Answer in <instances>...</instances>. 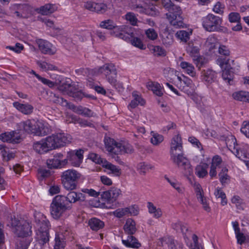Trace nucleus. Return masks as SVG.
<instances>
[{
  "instance_id": "nucleus-1",
  "label": "nucleus",
  "mask_w": 249,
  "mask_h": 249,
  "mask_svg": "<svg viewBox=\"0 0 249 249\" xmlns=\"http://www.w3.org/2000/svg\"><path fill=\"white\" fill-rule=\"evenodd\" d=\"M34 217L35 238L38 242V244L35 245L34 249H42L43 246L49 241L50 222L46 216L39 212L35 211Z\"/></svg>"
},
{
  "instance_id": "nucleus-2",
  "label": "nucleus",
  "mask_w": 249,
  "mask_h": 249,
  "mask_svg": "<svg viewBox=\"0 0 249 249\" xmlns=\"http://www.w3.org/2000/svg\"><path fill=\"white\" fill-rule=\"evenodd\" d=\"M104 142L108 155L121 165H124V163L118 155L131 154L134 152L133 146L129 143H122L110 138H106Z\"/></svg>"
},
{
  "instance_id": "nucleus-3",
  "label": "nucleus",
  "mask_w": 249,
  "mask_h": 249,
  "mask_svg": "<svg viewBox=\"0 0 249 249\" xmlns=\"http://www.w3.org/2000/svg\"><path fill=\"white\" fill-rule=\"evenodd\" d=\"M93 75H97L103 74L107 82L119 91L124 90V84L122 82L118 81L117 71L115 66L112 63H106L101 67L95 68L91 70Z\"/></svg>"
},
{
  "instance_id": "nucleus-4",
  "label": "nucleus",
  "mask_w": 249,
  "mask_h": 249,
  "mask_svg": "<svg viewBox=\"0 0 249 249\" xmlns=\"http://www.w3.org/2000/svg\"><path fill=\"white\" fill-rule=\"evenodd\" d=\"M162 3L169 11L166 14V16L170 24L176 28H183L184 24L181 17L182 11L180 8L173 4L171 0H162Z\"/></svg>"
},
{
  "instance_id": "nucleus-5",
  "label": "nucleus",
  "mask_w": 249,
  "mask_h": 249,
  "mask_svg": "<svg viewBox=\"0 0 249 249\" xmlns=\"http://www.w3.org/2000/svg\"><path fill=\"white\" fill-rule=\"evenodd\" d=\"M64 196L57 195L53 199L50 206V213L54 219H58L68 215V211L71 208V205L65 202Z\"/></svg>"
},
{
  "instance_id": "nucleus-6",
  "label": "nucleus",
  "mask_w": 249,
  "mask_h": 249,
  "mask_svg": "<svg viewBox=\"0 0 249 249\" xmlns=\"http://www.w3.org/2000/svg\"><path fill=\"white\" fill-rule=\"evenodd\" d=\"M50 149L52 150L65 146L71 142V137L64 133L52 134L45 138Z\"/></svg>"
},
{
  "instance_id": "nucleus-7",
  "label": "nucleus",
  "mask_w": 249,
  "mask_h": 249,
  "mask_svg": "<svg viewBox=\"0 0 249 249\" xmlns=\"http://www.w3.org/2000/svg\"><path fill=\"white\" fill-rule=\"evenodd\" d=\"M204 29L209 32L222 30V18L213 14H209L201 19Z\"/></svg>"
},
{
  "instance_id": "nucleus-8",
  "label": "nucleus",
  "mask_w": 249,
  "mask_h": 249,
  "mask_svg": "<svg viewBox=\"0 0 249 249\" xmlns=\"http://www.w3.org/2000/svg\"><path fill=\"white\" fill-rule=\"evenodd\" d=\"M226 144L229 149L238 159L241 160H244L248 158L247 151L249 146L247 144H238L235 138L233 136H231V138L227 140Z\"/></svg>"
},
{
  "instance_id": "nucleus-9",
  "label": "nucleus",
  "mask_w": 249,
  "mask_h": 249,
  "mask_svg": "<svg viewBox=\"0 0 249 249\" xmlns=\"http://www.w3.org/2000/svg\"><path fill=\"white\" fill-rule=\"evenodd\" d=\"M80 174L76 170L69 169L61 175V181L64 187L68 190H73L76 188V182L80 178Z\"/></svg>"
},
{
  "instance_id": "nucleus-10",
  "label": "nucleus",
  "mask_w": 249,
  "mask_h": 249,
  "mask_svg": "<svg viewBox=\"0 0 249 249\" xmlns=\"http://www.w3.org/2000/svg\"><path fill=\"white\" fill-rule=\"evenodd\" d=\"M173 162L181 169L184 171V173L191 175L193 173V168L189 160L182 154L178 153L177 155L171 156Z\"/></svg>"
},
{
  "instance_id": "nucleus-11",
  "label": "nucleus",
  "mask_w": 249,
  "mask_h": 249,
  "mask_svg": "<svg viewBox=\"0 0 249 249\" xmlns=\"http://www.w3.org/2000/svg\"><path fill=\"white\" fill-rule=\"evenodd\" d=\"M84 6L91 12L100 13L105 12L107 9V6L103 2V0H86Z\"/></svg>"
},
{
  "instance_id": "nucleus-12",
  "label": "nucleus",
  "mask_w": 249,
  "mask_h": 249,
  "mask_svg": "<svg viewBox=\"0 0 249 249\" xmlns=\"http://www.w3.org/2000/svg\"><path fill=\"white\" fill-rule=\"evenodd\" d=\"M67 164L69 161L73 166L78 167L80 165L83 159V151L81 149L71 151L67 153Z\"/></svg>"
},
{
  "instance_id": "nucleus-13",
  "label": "nucleus",
  "mask_w": 249,
  "mask_h": 249,
  "mask_svg": "<svg viewBox=\"0 0 249 249\" xmlns=\"http://www.w3.org/2000/svg\"><path fill=\"white\" fill-rule=\"evenodd\" d=\"M194 190L198 201L202 204L203 208L207 212L211 211L207 198L204 196V192L200 184L195 182L194 185Z\"/></svg>"
},
{
  "instance_id": "nucleus-14",
  "label": "nucleus",
  "mask_w": 249,
  "mask_h": 249,
  "mask_svg": "<svg viewBox=\"0 0 249 249\" xmlns=\"http://www.w3.org/2000/svg\"><path fill=\"white\" fill-rule=\"evenodd\" d=\"M63 155L59 153L55 154L52 159L47 160L46 163L50 168H61L67 165V160L63 159Z\"/></svg>"
},
{
  "instance_id": "nucleus-15",
  "label": "nucleus",
  "mask_w": 249,
  "mask_h": 249,
  "mask_svg": "<svg viewBox=\"0 0 249 249\" xmlns=\"http://www.w3.org/2000/svg\"><path fill=\"white\" fill-rule=\"evenodd\" d=\"M183 149L182 141L180 134L175 135L171 139L170 144V153L171 156L177 155L182 152Z\"/></svg>"
},
{
  "instance_id": "nucleus-16",
  "label": "nucleus",
  "mask_w": 249,
  "mask_h": 249,
  "mask_svg": "<svg viewBox=\"0 0 249 249\" xmlns=\"http://www.w3.org/2000/svg\"><path fill=\"white\" fill-rule=\"evenodd\" d=\"M36 42L43 53L53 55L56 53V48L49 42L40 39L36 40Z\"/></svg>"
},
{
  "instance_id": "nucleus-17",
  "label": "nucleus",
  "mask_w": 249,
  "mask_h": 249,
  "mask_svg": "<svg viewBox=\"0 0 249 249\" xmlns=\"http://www.w3.org/2000/svg\"><path fill=\"white\" fill-rule=\"evenodd\" d=\"M21 139L20 134L15 131L5 132L0 135V140L3 142L16 143L19 142Z\"/></svg>"
},
{
  "instance_id": "nucleus-18",
  "label": "nucleus",
  "mask_w": 249,
  "mask_h": 249,
  "mask_svg": "<svg viewBox=\"0 0 249 249\" xmlns=\"http://www.w3.org/2000/svg\"><path fill=\"white\" fill-rule=\"evenodd\" d=\"M51 129L41 122L37 121L32 126V134L38 136H44L50 132Z\"/></svg>"
},
{
  "instance_id": "nucleus-19",
  "label": "nucleus",
  "mask_w": 249,
  "mask_h": 249,
  "mask_svg": "<svg viewBox=\"0 0 249 249\" xmlns=\"http://www.w3.org/2000/svg\"><path fill=\"white\" fill-rule=\"evenodd\" d=\"M66 198L65 202L69 205L77 201H84L86 199V196L81 192L71 191L69 192L67 196H64Z\"/></svg>"
},
{
  "instance_id": "nucleus-20",
  "label": "nucleus",
  "mask_w": 249,
  "mask_h": 249,
  "mask_svg": "<svg viewBox=\"0 0 249 249\" xmlns=\"http://www.w3.org/2000/svg\"><path fill=\"white\" fill-rule=\"evenodd\" d=\"M128 27L126 25L116 26L113 28L114 29V34L115 35L126 41H128L130 40V36H131L129 33L127 32Z\"/></svg>"
},
{
  "instance_id": "nucleus-21",
  "label": "nucleus",
  "mask_w": 249,
  "mask_h": 249,
  "mask_svg": "<svg viewBox=\"0 0 249 249\" xmlns=\"http://www.w3.org/2000/svg\"><path fill=\"white\" fill-rule=\"evenodd\" d=\"M31 229L30 224L26 221H23L16 226L14 232L18 236L23 237L28 235Z\"/></svg>"
},
{
  "instance_id": "nucleus-22",
  "label": "nucleus",
  "mask_w": 249,
  "mask_h": 249,
  "mask_svg": "<svg viewBox=\"0 0 249 249\" xmlns=\"http://www.w3.org/2000/svg\"><path fill=\"white\" fill-rule=\"evenodd\" d=\"M102 167L105 168V172L108 175L119 177L121 174V169L118 166L112 164L107 160L104 161Z\"/></svg>"
},
{
  "instance_id": "nucleus-23",
  "label": "nucleus",
  "mask_w": 249,
  "mask_h": 249,
  "mask_svg": "<svg viewBox=\"0 0 249 249\" xmlns=\"http://www.w3.org/2000/svg\"><path fill=\"white\" fill-rule=\"evenodd\" d=\"M121 190L119 188L112 187L109 190L104 192L102 197L109 201H115L121 195Z\"/></svg>"
},
{
  "instance_id": "nucleus-24",
  "label": "nucleus",
  "mask_w": 249,
  "mask_h": 249,
  "mask_svg": "<svg viewBox=\"0 0 249 249\" xmlns=\"http://www.w3.org/2000/svg\"><path fill=\"white\" fill-rule=\"evenodd\" d=\"M33 148L36 152L41 154L51 151L45 139H43L39 141L35 142L33 145Z\"/></svg>"
},
{
  "instance_id": "nucleus-25",
  "label": "nucleus",
  "mask_w": 249,
  "mask_h": 249,
  "mask_svg": "<svg viewBox=\"0 0 249 249\" xmlns=\"http://www.w3.org/2000/svg\"><path fill=\"white\" fill-rule=\"evenodd\" d=\"M146 1L136 0L135 2L129 4L130 9L140 14H145L146 7L147 6Z\"/></svg>"
},
{
  "instance_id": "nucleus-26",
  "label": "nucleus",
  "mask_w": 249,
  "mask_h": 249,
  "mask_svg": "<svg viewBox=\"0 0 249 249\" xmlns=\"http://www.w3.org/2000/svg\"><path fill=\"white\" fill-rule=\"evenodd\" d=\"M146 87L148 89L152 91L154 94L160 97L163 95L162 88L158 82L149 81L146 83Z\"/></svg>"
},
{
  "instance_id": "nucleus-27",
  "label": "nucleus",
  "mask_w": 249,
  "mask_h": 249,
  "mask_svg": "<svg viewBox=\"0 0 249 249\" xmlns=\"http://www.w3.org/2000/svg\"><path fill=\"white\" fill-rule=\"evenodd\" d=\"M57 9L58 6L57 5L48 3L36 9V11L42 15H48L53 13Z\"/></svg>"
},
{
  "instance_id": "nucleus-28",
  "label": "nucleus",
  "mask_w": 249,
  "mask_h": 249,
  "mask_svg": "<svg viewBox=\"0 0 249 249\" xmlns=\"http://www.w3.org/2000/svg\"><path fill=\"white\" fill-rule=\"evenodd\" d=\"M165 179L169 183L171 186L179 194H183L184 192V188L180 182L174 178H170L165 176Z\"/></svg>"
},
{
  "instance_id": "nucleus-29",
  "label": "nucleus",
  "mask_w": 249,
  "mask_h": 249,
  "mask_svg": "<svg viewBox=\"0 0 249 249\" xmlns=\"http://www.w3.org/2000/svg\"><path fill=\"white\" fill-rule=\"evenodd\" d=\"M202 79L208 83L213 82L216 78V73L211 69L204 70L201 71Z\"/></svg>"
},
{
  "instance_id": "nucleus-30",
  "label": "nucleus",
  "mask_w": 249,
  "mask_h": 249,
  "mask_svg": "<svg viewBox=\"0 0 249 249\" xmlns=\"http://www.w3.org/2000/svg\"><path fill=\"white\" fill-rule=\"evenodd\" d=\"M76 113L87 117L93 116V112L89 109L82 106L71 105L70 107Z\"/></svg>"
},
{
  "instance_id": "nucleus-31",
  "label": "nucleus",
  "mask_w": 249,
  "mask_h": 249,
  "mask_svg": "<svg viewBox=\"0 0 249 249\" xmlns=\"http://www.w3.org/2000/svg\"><path fill=\"white\" fill-rule=\"evenodd\" d=\"M147 208L148 213L155 218H159L162 215V211L159 207H157L152 202H148Z\"/></svg>"
},
{
  "instance_id": "nucleus-32",
  "label": "nucleus",
  "mask_w": 249,
  "mask_h": 249,
  "mask_svg": "<svg viewBox=\"0 0 249 249\" xmlns=\"http://www.w3.org/2000/svg\"><path fill=\"white\" fill-rule=\"evenodd\" d=\"M208 167L209 165L206 163H200L195 168L196 175L199 178H204L208 175Z\"/></svg>"
},
{
  "instance_id": "nucleus-33",
  "label": "nucleus",
  "mask_w": 249,
  "mask_h": 249,
  "mask_svg": "<svg viewBox=\"0 0 249 249\" xmlns=\"http://www.w3.org/2000/svg\"><path fill=\"white\" fill-rule=\"evenodd\" d=\"M123 244L128 248L138 249L141 246V243L133 236H128L126 239H122Z\"/></svg>"
},
{
  "instance_id": "nucleus-34",
  "label": "nucleus",
  "mask_w": 249,
  "mask_h": 249,
  "mask_svg": "<svg viewBox=\"0 0 249 249\" xmlns=\"http://www.w3.org/2000/svg\"><path fill=\"white\" fill-rule=\"evenodd\" d=\"M179 66L187 74L193 77L196 76V72L195 71V68L191 63L186 61H182L180 63Z\"/></svg>"
},
{
  "instance_id": "nucleus-35",
  "label": "nucleus",
  "mask_w": 249,
  "mask_h": 249,
  "mask_svg": "<svg viewBox=\"0 0 249 249\" xmlns=\"http://www.w3.org/2000/svg\"><path fill=\"white\" fill-rule=\"evenodd\" d=\"M124 230L128 234H134L137 231L135 222L131 218L127 219L124 226Z\"/></svg>"
},
{
  "instance_id": "nucleus-36",
  "label": "nucleus",
  "mask_w": 249,
  "mask_h": 249,
  "mask_svg": "<svg viewBox=\"0 0 249 249\" xmlns=\"http://www.w3.org/2000/svg\"><path fill=\"white\" fill-rule=\"evenodd\" d=\"M132 96L133 99L131 101L129 104V107L132 108H135L139 105H144L145 101L143 99L141 95L139 94L138 92L133 91L132 93Z\"/></svg>"
},
{
  "instance_id": "nucleus-37",
  "label": "nucleus",
  "mask_w": 249,
  "mask_h": 249,
  "mask_svg": "<svg viewBox=\"0 0 249 249\" xmlns=\"http://www.w3.org/2000/svg\"><path fill=\"white\" fill-rule=\"evenodd\" d=\"M0 154L6 161H8L15 157V154L3 144H0Z\"/></svg>"
},
{
  "instance_id": "nucleus-38",
  "label": "nucleus",
  "mask_w": 249,
  "mask_h": 249,
  "mask_svg": "<svg viewBox=\"0 0 249 249\" xmlns=\"http://www.w3.org/2000/svg\"><path fill=\"white\" fill-rule=\"evenodd\" d=\"M192 34L191 30L187 31L179 30L176 33V36L181 42L186 43L190 38L191 35Z\"/></svg>"
},
{
  "instance_id": "nucleus-39",
  "label": "nucleus",
  "mask_w": 249,
  "mask_h": 249,
  "mask_svg": "<svg viewBox=\"0 0 249 249\" xmlns=\"http://www.w3.org/2000/svg\"><path fill=\"white\" fill-rule=\"evenodd\" d=\"M89 225L93 231H98L104 226V223L97 218H92L89 221Z\"/></svg>"
},
{
  "instance_id": "nucleus-40",
  "label": "nucleus",
  "mask_w": 249,
  "mask_h": 249,
  "mask_svg": "<svg viewBox=\"0 0 249 249\" xmlns=\"http://www.w3.org/2000/svg\"><path fill=\"white\" fill-rule=\"evenodd\" d=\"M137 168L141 175H144L149 170H153L154 166L151 164L142 162L137 165Z\"/></svg>"
},
{
  "instance_id": "nucleus-41",
  "label": "nucleus",
  "mask_w": 249,
  "mask_h": 249,
  "mask_svg": "<svg viewBox=\"0 0 249 249\" xmlns=\"http://www.w3.org/2000/svg\"><path fill=\"white\" fill-rule=\"evenodd\" d=\"M217 43V38L214 35H211L207 38L204 46L207 49L211 51L215 48Z\"/></svg>"
},
{
  "instance_id": "nucleus-42",
  "label": "nucleus",
  "mask_w": 249,
  "mask_h": 249,
  "mask_svg": "<svg viewBox=\"0 0 249 249\" xmlns=\"http://www.w3.org/2000/svg\"><path fill=\"white\" fill-rule=\"evenodd\" d=\"M233 98L236 100L249 103V92L244 91L235 92L232 94Z\"/></svg>"
},
{
  "instance_id": "nucleus-43",
  "label": "nucleus",
  "mask_w": 249,
  "mask_h": 249,
  "mask_svg": "<svg viewBox=\"0 0 249 249\" xmlns=\"http://www.w3.org/2000/svg\"><path fill=\"white\" fill-rule=\"evenodd\" d=\"M13 106L17 109L25 114H28L31 112V107L29 105L20 104L16 102L13 103Z\"/></svg>"
},
{
  "instance_id": "nucleus-44",
  "label": "nucleus",
  "mask_w": 249,
  "mask_h": 249,
  "mask_svg": "<svg viewBox=\"0 0 249 249\" xmlns=\"http://www.w3.org/2000/svg\"><path fill=\"white\" fill-rule=\"evenodd\" d=\"M177 79L180 83V84L183 83L187 87L191 88L192 90H195L196 87L195 84L193 83L192 80L188 77L184 75H182V77L178 76Z\"/></svg>"
},
{
  "instance_id": "nucleus-45",
  "label": "nucleus",
  "mask_w": 249,
  "mask_h": 249,
  "mask_svg": "<svg viewBox=\"0 0 249 249\" xmlns=\"http://www.w3.org/2000/svg\"><path fill=\"white\" fill-rule=\"evenodd\" d=\"M159 14V12L156 6L151 3L149 0H147L145 14L148 16H156L158 15Z\"/></svg>"
},
{
  "instance_id": "nucleus-46",
  "label": "nucleus",
  "mask_w": 249,
  "mask_h": 249,
  "mask_svg": "<svg viewBox=\"0 0 249 249\" xmlns=\"http://www.w3.org/2000/svg\"><path fill=\"white\" fill-rule=\"evenodd\" d=\"M161 36L162 42L165 46L168 47L173 44L174 42L173 36L168 32L163 33Z\"/></svg>"
},
{
  "instance_id": "nucleus-47",
  "label": "nucleus",
  "mask_w": 249,
  "mask_h": 249,
  "mask_svg": "<svg viewBox=\"0 0 249 249\" xmlns=\"http://www.w3.org/2000/svg\"><path fill=\"white\" fill-rule=\"evenodd\" d=\"M231 66L222 69V78L225 81L230 84V81L232 79L233 76V73L231 71Z\"/></svg>"
},
{
  "instance_id": "nucleus-48",
  "label": "nucleus",
  "mask_w": 249,
  "mask_h": 249,
  "mask_svg": "<svg viewBox=\"0 0 249 249\" xmlns=\"http://www.w3.org/2000/svg\"><path fill=\"white\" fill-rule=\"evenodd\" d=\"M214 195L217 198H220L221 199V204L224 206L227 203L226 194L223 190L219 187H217L214 192Z\"/></svg>"
},
{
  "instance_id": "nucleus-49",
  "label": "nucleus",
  "mask_w": 249,
  "mask_h": 249,
  "mask_svg": "<svg viewBox=\"0 0 249 249\" xmlns=\"http://www.w3.org/2000/svg\"><path fill=\"white\" fill-rule=\"evenodd\" d=\"M228 171L226 167H223L218 174L219 180L222 185L227 183L230 179V177L227 174Z\"/></svg>"
},
{
  "instance_id": "nucleus-50",
  "label": "nucleus",
  "mask_w": 249,
  "mask_h": 249,
  "mask_svg": "<svg viewBox=\"0 0 249 249\" xmlns=\"http://www.w3.org/2000/svg\"><path fill=\"white\" fill-rule=\"evenodd\" d=\"M186 51L187 53L193 58L199 55V49L197 46H194L192 43H188Z\"/></svg>"
},
{
  "instance_id": "nucleus-51",
  "label": "nucleus",
  "mask_w": 249,
  "mask_h": 249,
  "mask_svg": "<svg viewBox=\"0 0 249 249\" xmlns=\"http://www.w3.org/2000/svg\"><path fill=\"white\" fill-rule=\"evenodd\" d=\"M38 66L44 71H56L57 68L54 65L44 61H37Z\"/></svg>"
},
{
  "instance_id": "nucleus-52",
  "label": "nucleus",
  "mask_w": 249,
  "mask_h": 249,
  "mask_svg": "<svg viewBox=\"0 0 249 249\" xmlns=\"http://www.w3.org/2000/svg\"><path fill=\"white\" fill-rule=\"evenodd\" d=\"M151 138L150 139L151 142L155 145H159L164 140V137L162 135L153 132H151Z\"/></svg>"
},
{
  "instance_id": "nucleus-53",
  "label": "nucleus",
  "mask_w": 249,
  "mask_h": 249,
  "mask_svg": "<svg viewBox=\"0 0 249 249\" xmlns=\"http://www.w3.org/2000/svg\"><path fill=\"white\" fill-rule=\"evenodd\" d=\"M161 245L166 248H167V249H182L179 246L178 247L175 244L174 241L169 238L163 240Z\"/></svg>"
},
{
  "instance_id": "nucleus-54",
  "label": "nucleus",
  "mask_w": 249,
  "mask_h": 249,
  "mask_svg": "<svg viewBox=\"0 0 249 249\" xmlns=\"http://www.w3.org/2000/svg\"><path fill=\"white\" fill-rule=\"evenodd\" d=\"M131 35V36H130V40L128 41H130L131 43L134 46L137 47L141 50L145 49V47L143 44L142 40L138 37H134L132 39L131 38L133 37L132 33L129 34Z\"/></svg>"
},
{
  "instance_id": "nucleus-55",
  "label": "nucleus",
  "mask_w": 249,
  "mask_h": 249,
  "mask_svg": "<svg viewBox=\"0 0 249 249\" xmlns=\"http://www.w3.org/2000/svg\"><path fill=\"white\" fill-rule=\"evenodd\" d=\"M125 19L132 25L135 26L138 21L135 14L132 12H128L125 15Z\"/></svg>"
},
{
  "instance_id": "nucleus-56",
  "label": "nucleus",
  "mask_w": 249,
  "mask_h": 249,
  "mask_svg": "<svg viewBox=\"0 0 249 249\" xmlns=\"http://www.w3.org/2000/svg\"><path fill=\"white\" fill-rule=\"evenodd\" d=\"M32 74H34L43 84L48 86L50 88H53L54 86L55 83L53 82L44 77H42L39 75L36 74L34 71H32Z\"/></svg>"
},
{
  "instance_id": "nucleus-57",
  "label": "nucleus",
  "mask_w": 249,
  "mask_h": 249,
  "mask_svg": "<svg viewBox=\"0 0 249 249\" xmlns=\"http://www.w3.org/2000/svg\"><path fill=\"white\" fill-rule=\"evenodd\" d=\"M65 244L63 239L59 236V234L56 233L55 238V244L54 249H64Z\"/></svg>"
},
{
  "instance_id": "nucleus-58",
  "label": "nucleus",
  "mask_w": 249,
  "mask_h": 249,
  "mask_svg": "<svg viewBox=\"0 0 249 249\" xmlns=\"http://www.w3.org/2000/svg\"><path fill=\"white\" fill-rule=\"evenodd\" d=\"M193 60L196 67L199 69L206 63L205 58L199 54L193 58Z\"/></svg>"
},
{
  "instance_id": "nucleus-59",
  "label": "nucleus",
  "mask_w": 249,
  "mask_h": 249,
  "mask_svg": "<svg viewBox=\"0 0 249 249\" xmlns=\"http://www.w3.org/2000/svg\"><path fill=\"white\" fill-rule=\"evenodd\" d=\"M224 4L220 1H217L213 5V11L215 13L222 15L224 13Z\"/></svg>"
},
{
  "instance_id": "nucleus-60",
  "label": "nucleus",
  "mask_w": 249,
  "mask_h": 249,
  "mask_svg": "<svg viewBox=\"0 0 249 249\" xmlns=\"http://www.w3.org/2000/svg\"><path fill=\"white\" fill-rule=\"evenodd\" d=\"M89 159L96 163L101 164L102 166L103 165L104 161L106 160V159L101 158L99 155L94 153H91L89 154Z\"/></svg>"
},
{
  "instance_id": "nucleus-61",
  "label": "nucleus",
  "mask_w": 249,
  "mask_h": 249,
  "mask_svg": "<svg viewBox=\"0 0 249 249\" xmlns=\"http://www.w3.org/2000/svg\"><path fill=\"white\" fill-rule=\"evenodd\" d=\"M100 26L101 27L108 30H112L115 27V23L112 20L107 19L102 21Z\"/></svg>"
},
{
  "instance_id": "nucleus-62",
  "label": "nucleus",
  "mask_w": 249,
  "mask_h": 249,
  "mask_svg": "<svg viewBox=\"0 0 249 249\" xmlns=\"http://www.w3.org/2000/svg\"><path fill=\"white\" fill-rule=\"evenodd\" d=\"M40 20L44 23V24L47 26L51 28H52L53 29H54L56 31H57V33L59 32L61 29L59 28L55 27V26L54 25V23L53 21L49 18H41Z\"/></svg>"
},
{
  "instance_id": "nucleus-63",
  "label": "nucleus",
  "mask_w": 249,
  "mask_h": 249,
  "mask_svg": "<svg viewBox=\"0 0 249 249\" xmlns=\"http://www.w3.org/2000/svg\"><path fill=\"white\" fill-rule=\"evenodd\" d=\"M229 20L230 22H239L240 20V16L236 12H231L228 16Z\"/></svg>"
},
{
  "instance_id": "nucleus-64",
  "label": "nucleus",
  "mask_w": 249,
  "mask_h": 249,
  "mask_svg": "<svg viewBox=\"0 0 249 249\" xmlns=\"http://www.w3.org/2000/svg\"><path fill=\"white\" fill-rule=\"evenodd\" d=\"M240 130L242 133H243L246 137L249 138V122H243Z\"/></svg>"
}]
</instances>
